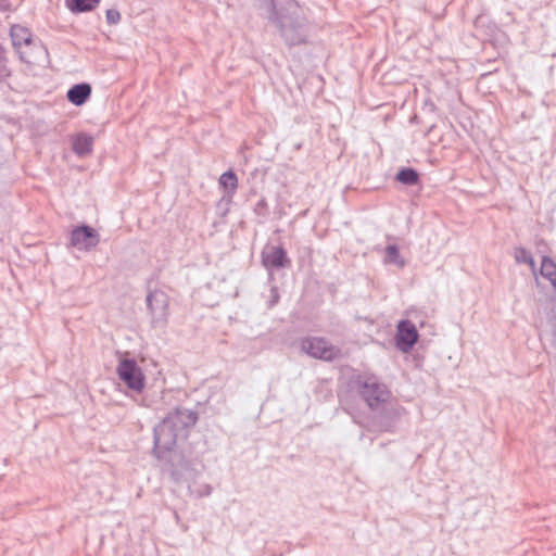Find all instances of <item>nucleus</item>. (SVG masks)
Segmentation results:
<instances>
[{
  "mask_svg": "<svg viewBox=\"0 0 556 556\" xmlns=\"http://www.w3.org/2000/svg\"><path fill=\"white\" fill-rule=\"evenodd\" d=\"M198 413L185 407H177L169 412L153 429V454L163 458L176 446L178 435L193 427L198 421Z\"/></svg>",
  "mask_w": 556,
  "mask_h": 556,
  "instance_id": "nucleus-1",
  "label": "nucleus"
},
{
  "mask_svg": "<svg viewBox=\"0 0 556 556\" xmlns=\"http://www.w3.org/2000/svg\"><path fill=\"white\" fill-rule=\"evenodd\" d=\"M270 21L275 23L286 42L300 45L305 39L302 9L294 0H271Z\"/></svg>",
  "mask_w": 556,
  "mask_h": 556,
  "instance_id": "nucleus-2",
  "label": "nucleus"
},
{
  "mask_svg": "<svg viewBox=\"0 0 556 556\" xmlns=\"http://www.w3.org/2000/svg\"><path fill=\"white\" fill-rule=\"evenodd\" d=\"M355 389L361 399L366 403L370 412L383 407L392 399V392L388 386L375 375H358L354 380Z\"/></svg>",
  "mask_w": 556,
  "mask_h": 556,
  "instance_id": "nucleus-3",
  "label": "nucleus"
},
{
  "mask_svg": "<svg viewBox=\"0 0 556 556\" xmlns=\"http://www.w3.org/2000/svg\"><path fill=\"white\" fill-rule=\"evenodd\" d=\"M371 416L367 429L372 432H393L401 417L406 413L405 408L392 404L391 400L383 407L370 412Z\"/></svg>",
  "mask_w": 556,
  "mask_h": 556,
  "instance_id": "nucleus-4",
  "label": "nucleus"
},
{
  "mask_svg": "<svg viewBox=\"0 0 556 556\" xmlns=\"http://www.w3.org/2000/svg\"><path fill=\"white\" fill-rule=\"evenodd\" d=\"M116 372L118 378L135 392H142L146 386V377L142 369L134 358H123L119 361Z\"/></svg>",
  "mask_w": 556,
  "mask_h": 556,
  "instance_id": "nucleus-5",
  "label": "nucleus"
},
{
  "mask_svg": "<svg viewBox=\"0 0 556 556\" xmlns=\"http://www.w3.org/2000/svg\"><path fill=\"white\" fill-rule=\"evenodd\" d=\"M301 350L314 358L327 362H331L341 355L339 348L332 345L326 339L317 337L304 338L301 341Z\"/></svg>",
  "mask_w": 556,
  "mask_h": 556,
  "instance_id": "nucleus-6",
  "label": "nucleus"
},
{
  "mask_svg": "<svg viewBox=\"0 0 556 556\" xmlns=\"http://www.w3.org/2000/svg\"><path fill=\"white\" fill-rule=\"evenodd\" d=\"M164 460L163 470L168 472L174 482L180 483L191 473V464L181 453L173 450L170 453L164 454L161 458Z\"/></svg>",
  "mask_w": 556,
  "mask_h": 556,
  "instance_id": "nucleus-7",
  "label": "nucleus"
},
{
  "mask_svg": "<svg viewBox=\"0 0 556 556\" xmlns=\"http://www.w3.org/2000/svg\"><path fill=\"white\" fill-rule=\"evenodd\" d=\"M147 307L154 327L164 325L168 315V296L164 291H150L146 298Z\"/></svg>",
  "mask_w": 556,
  "mask_h": 556,
  "instance_id": "nucleus-8",
  "label": "nucleus"
},
{
  "mask_svg": "<svg viewBox=\"0 0 556 556\" xmlns=\"http://www.w3.org/2000/svg\"><path fill=\"white\" fill-rule=\"evenodd\" d=\"M417 339L418 332L414 324L409 320H401L395 336L396 348L403 353H408L414 348Z\"/></svg>",
  "mask_w": 556,
  "mask_h": 556,
  "instance_id": "nucleus-9",
  "label": "nucleus"
},
{
  "mask_svg": "<svg viewBox=\"0 0 556 556\" xmlns=\"http://www.w3.org/2000/svg\"><path fill=\"white\" fill-rule=\"evenodd\" d=\"M218 184L224 189V195L218 202V208L222 210L224 215L228 211L231 199L238 189L237 175L232 170H227L220 175Z\"/></svg>",
  "mask_w": 556,
  "mask_h": 556,
  "instance_id": "nucleus-10",
  "label": "nucleus"
},
{
  "mask_svg": "<svg viewBox=\"0 0 556 556\" xmlns=\"http://www.w3.org/2000/svg\"><path fill=\"white\" fill-rule=\"evenodd\" d=\"M262 263L267 269H279L289 265L290 261L282 245H266L262 252Z\"/></svg>",
  "mask_w": 556,
  "mask_h": 556,
  "instance_id": "nucleus-11",
  "label": "nucleus"
},
{
  "mask_svg": "<svg viewBox=\"0 0 556 556\" xmlns=\"http://www.w3.org/2000/svg\"><path fill=\"white\" fill-rule=\"evenodd\" d=\"M10 37L14 49L42 50V46L33 39L30 30L22 25H12Z\"/></svg>",
  "mask_w": 556,
  "mask_h": 556,
  "instance_id": "nucleus-12",
  "label": "nucleus"
},
{
  "mask_svg": "<svg viewBox=\"0 0 556 556\" xmlns=\"http://www.w3.org/2000/svg\"><path fill=\"white\" fill-rule=\"evenodd\" d=\"M91 87L88 84H77L67 91V99L74 105H83L90 97Z\"/></svg>",
  "mask_w": 556,
  "mask_h": 556,
  "instance_id": "nucleus-13",
  "label": "nucleus"
},
{
  "mask_svg": "<svg viewBox=\"0 0 556 556\" xmlns=\"http://www.w3.org/2000/svg\"><path fill=\"white\" fill-rule=\"evenodd\" d=\"M93 138L86 134H79L73 139V151L79 156L89 155L92 151Z\"/></svg>",
  "mask_w": 556,
  "mask_h": 556,
  "instance_id": "nucleus-14",
  "label": "nucleus"
},
{
  "mask_svg": "<svg viewBox=\"0 0 556 556\" xmlns=\"http://www.w3.org/2000/svg\"><path fill=\"white\" fill-rule=\"evenodd\" d=\"M87 240H100L96 229L89 226H80L72 230L71 243H84Z\"/></svg>",
  "mask_w": 556,
  "mask_h": 556,
  "instance_id": "nucleus-15",
  "label": "nucleus"
},
{
  "mask_svg": "<svg viewBox=\"0 0 556 556\" xmlns=\"http://www.w3.org/2000/svg\"><path fill=\"white\" fill-rule=\"evenodd\" d=\"M540 274L542 277L551 281V285L556 296V264L554 263V261L547 256H543Z\"/></svg>",
  "mask_w": 556,
  "mask_h": 556,
  "instance_id": "nucleus-16",
  "label": "nucleus"
},
{
  "mask_svg": "<svg viewBox=\"0 0 556 556\" xmlns=\"http://www.w3.org/2000/svg\"><path fill=\"white\" fill-rule=\"evenodd\" d=\"M515 260L517 263L530 265V267L533 271V275L536 276L534 260H533L532 254L529 251H527L522 247L517 248L515 250ZM535 282H536V286L539 287L540 281H539L538 277H535Z\"/></svg>",
  "mask_w": 556,
  "mask_h": 556,
  "instance_id": "nucleus-17",
  "label": "nucleus"
},
{
  "mask_svg": "<svg viewBox=\"0 0 556 556\" xmlns=\"http://www.w3.org/2000/svg\"><path fill=\"white\" fill-rule=\"evenodd\" d=\"M396 179L404 185L413 186L418 182V173L410 167L403 168L397 173Z\"/></svg>",
  "mask_w": 556,
  "mask_h": 556,
  "instance_id": "nucleus-18",
  "label": "nucleus"
},
{
  "mask_svg": "<svg viewBox=\"0 0 556 556\" xmlns=\"http://www.w3.org/2000/svg\"><path fill=\"white\" fill-rule=\"evenodd\" d=\"M386 262L389 264H394L397 267H403L405 265L404 258L400 256L397 245H387Z\"/></svg>",
  "mask_w": 556,
  "mask_h": 556,
  "instance_id": "nucleus-19",
  "label": "nucleus"
},
{
  "mask_svg": "<svg viewBox=\"0 0 556 556\" xmlns=\"http://www.w3.org/2000/svg\"><path fill=\"white\" fill-rule=\"evenodd\" d=\"M17 52L20 60L27 64H34L37 62V55L43 53L45 49L42 50H30L29 48H20L15 49Z\"/></svg>",
  "mask_w": 556,
  "mask_h": 556,
  "instance_id": "nucleus-20",
  "label": "nucleus"
},
{
  "mask_svg": "<svg viewBox=\"0 0 556 556\" xmlns=\"http://www.w3.org/2000/svg\"><path fill=\"white\" fill-rule=\"evenodd\" d=\"M100 0H73L70 5L73 12H87L91 11Z\"/></svg>",
  "mask_w": 556,
  "mask_h": 556,
  "instance_id": "nucleus-21",
  "label": "nucleus"
},
{
  "mask_svg": "<svg viewBox=\"0 0 556 556\" xmlns=\"http://www.w3.org/2000/svg\"><path fill=\"white\" fill-rule=\"evenodd\" d=\"M105 16H106L108 23L112 24V25L118 23L121 20L119 12L117 10H113V9L106 10Z\"/></svg>",
  "mask_w": 556,
  "mask_h": 556,
  "instance_id": "nucleus-22",
  "label": "nucleus"
},
{
  "mask_svg": "<svg viewBox=\"0 0 556 556\" xmlns=\"http://www.w3.org/2000/svg\"><path fill=\"white\" fill-rule=\"evenodd\" d=\"M279 301V292L277 287L270 288V299L268 301V307L275 306Z\"/></svg>",
  "mask_w": 556,
  "mask_h": 556,
  "instance_id": "nucleus-23",
  "label": "nucleus"
},
{
  "mask_svg": "<svg viewBox=\"0 0 556 556\" xmlns=\"http://www.w3.org/2000/svg\"><path fill=\"white\" fill-rule=\"evenodd\" d=\"M8 75H9V71H8L4 60H3L2 63H0V78L7 77Z\"/></svg>",
  "mask_w": 556,
  "mask_h": 556,
  "instance_id": "nucleus-24",
  "label": "nucleus"
},
{
  "mask_svg": "<svg viewBox=\"0 0 556 556\" xmlns=\"http://www.w3.org/2000/svg\"><path fill=\"white\" fill-rule=\"evenodd\" d=\"M73 248H78L79 251H89V248L91 245L85 244V245H72Z\"/></svg>",
  "mask_w": 556,
  "mask_h": 556,
  "instance_id": "nucleus-25",
  "label": "nucleus"
},
{
  "mask_svg": "<svg viewBox=\"0 0 556 556\" xmlns=\"http://www.w3.org/2000/svg\"><path fill=\"white\" fill-rule=\"evenodd\" d=\"M205 494L208 495L211 493V486L206 485V489H204Z\"/></svg>",
  "mask_w": 556,
  "mask_h": 556,
  "instance_id": "nucleus-26",
  "label": "nucleus"
},
{
  "mask_svg": "<svg viewBox=\"0 0 556 556\" xmlns=\"http://www.w3.org/2000/svg\"><path fill=\"white\" fill-rule=\"evenodd\" d=\"M205 494L208 495L211 493V486L206 485V489H204Z\"/></svg>",
  "mask_w": 556,
  "mask_h": 556,
  "instance_id": "nucleus-27",
  "label": "nucleus"
},
{
  "mask_svg": "<svg viewBox=\"0 0 556 556\" xmlns=\"http://www.w3.org/2000/svg\"><path fill=\"white\" fill-rule=\"evenodd\" d=\"M3 60H4L3 59V53H2V50L0 49V63H2Z\"/></svg>",
  "mask_w": 556,
  "mask_h": 556,
  "instance_id": "nucleus-28",
  "label": "nucleus"
}]
</instances>
